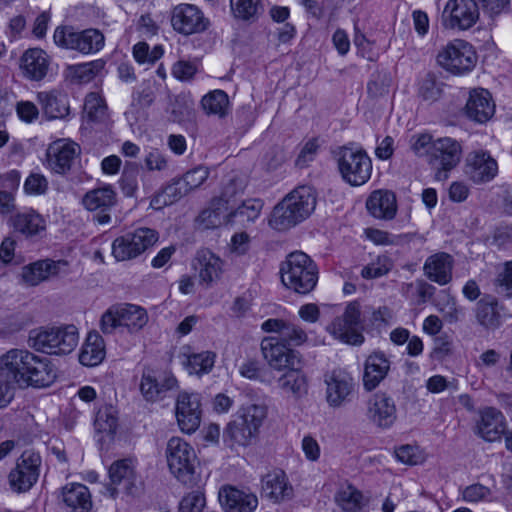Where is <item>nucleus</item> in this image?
<instances>
[{
	"mask_svg": "<svg viewBox=\"0 0 512 512\" xmlns=\"http://www.w3.org/2000/svg\"><path fill=\"white\" fill-rule=\"evenodd\" d=\"M223 201V199H212L210 206L203 209L195 219L197 228L202 230L213 229L223 223L224 212L227 210Z\"/></svg>",
	"mask_w": 512,
	"mask_h": 512,
	"instance_id": "43",
	"label": "nucleus"
},
{
	"mask_svg": "<svg viewBox=\"0 0 512 512\" xmlns=\"http://www.w3.org/2000/svg\"><path fill=\"white\" fill-rule=\"evenodd\" d=\"M206 505L204 492L198 487L183 496L179 503L178 512H202Z\"/></svg>",
	"mask_w": 512,
	"mask_h": 512,
	"instance_id": "55",
	"label": "nucleus"
},
{
	"mask_svg": "<svg viewBox=\"0 0 512 512\" xmlns=\"http://www.w3.org/2000/svg\"><path fill=\"white\" fill-rule=\"evenodd\" d=\"M494 285L499 293L512 297V261L498 267Z\"/></svg>",
	"mask_w": 512,
	"mask_h": 512,
	"instance_id": "56",
	"label": "nucleus"
},
{
	"mask_svg": "<svg viewBox=\"0 0 512 512\" xmlns=\"http://www.w3.org/2000/svg\"><path fill=\"white\" fill-rule=\"evenodd\" d=\"M235 18L243 21H256L264 12L262 0H230Z\"/></svg>",
	"mask_w": 512,
	"mask_h": 512,
	"instance_id": "47",
	"label": "nucleus"
},
{
	"mask_svg": "<svg viewBox=\"0 0 512 512\" xmlns=\"http://www.w3.org/2000/svg\"><path fill=\"white\" fill-rule=\"evenodd\" d=\"M266 416L267 409L265 406L253 404L245 408L243 414L239 417L257 434Z\"/></svg>",
	"mask_w": 512,
	"mask_h": 512,
	"instance_id": "58",
	"label": "nucleus"
},
{
	"mask_svg": "<svg viewBox=\"0 0 512 512\" xmlns=\"http://www.w3.org/2000/svg\"><path fill=\"white\" fill-rule=\"evenodd\" d=\"M246 187V179L242 175H231L223 187V191L220 197L217 199H223L224 205L227 207L228 203L232 198L238 194H242Z\"/></svg>",
	"mask_w": 512,
	"mask_h": 512,
	"instance_id": "60",
	"label": "nucleus"
},
{
	"mask_svg": "<svg viewBox=\"0 0 512 512\" xmlns=\"http://www.w3.org/2000/svg\"><path fill=\"white\" fill-rule=\"evenodd\" d=\"M201 404L197 394L182 392L176 401V418L184 433L191 434L201 422Z\"/></svg>",
	"mask_w": 512,
	"mask_h": 512,
	"instance_id": "22",
	"label": "nucleus"
},
{
	"mask_svg": "<svg viewBox=\"0 0 512 512\" xmlns=\"http://www.w3.org/2000/svg\"><path fill=\"white\" fill-rule=\"evenodd\" d=\"M278 387L294 398L300 399L308 393V377L303 370V363L284 371L277 380Z\"/></svg>",
	"mask_w": 512,
	"mask_h": 512,
	"instance_id": "36",
	"label": "nucleus"
},
{
	"mask_svg": "<svg viewBox=\"0 0 512 512\" xmlns=\"http://www.w3.org/2000/svg\"><path fill=\"white\" fill-rule=\"evenodd\" d=\"M40 465L41 457L38 453L24 451L8 475L11 489L18 493L30 490L38 480Z\"/></svg>",
	"mask_w": 512,
	"mask_h": 512,
	"instance_id": "15",
	"label": "nucleus"
},
{
	"mask_svg": "<svg viewBox=\"0 0 512 512\" xmlns=\"http://www.w3.org/2000/svg\"><path fill=\"white\" fill-rule=\"evenodd\" d=\"M141 175V167L135 162L127 161L124 165L119 186L126 197H136L138 190V178Z\"/></svg>",
	"mask_w": 512,
	"mask_h": 512,
	"instance_id": "49",
	"label": "nucleus"
},
{
	"mask_svg": "<svg viewBox=\"0 0 512 512\" xmlns=\"http://www.w3.org/2000/svg\"><path fill=\"white\" fill-rule=\"evenodd\" d=\"M53 38L57 46L84 55L95 54L105 45L104 34L95 28L76 31L72 26H61L56 28Z\"/></svg>",
	"mask_w": 512,
	"mask_h": 512,
	"instance_id": "8",
	"label": "nucleus"
},
{
	"mask_svg": "<svg viewBox=\"0 0 512 512\" xmlns=\"http://www.w3.org/2000/svg\"><path fill=\"white\" fill-rule=\"evenodd\" d=\"M118 426L117 411L111 405L100 407L96 413L94 427L98 433L112 436Z\"/></svg>",
	"mask_w": 512,
	"mask_h": 512,
	"instance_id": "48",
	"label": "nucleus"
},
{
	"mask_svg": "<svg viewBox=\"0 0 512 512\" xmlns=\"http://www.w3.org/2000/svg\"><path fill=\"white\" fill-rule=\"evenodd\" d=\"M392 261L385 255L378 256L374 261L364 266L361 276L364 279H374L386 275L392 269Z\"/></svg>",
	"mask_w": 512,
	"mask_h": 512,
	"instance_id": "52",
	"label": "nucleus"
},
{
	"mask_svg": "<svg viewBox=\"0 0 512 512\" xmlns=\"http://www.w3.org/2000/svg\"><path fill=\"white\" fill-rule=\"evenodd\" d=\"M366 416L377 427H391L397 418V408L393 398L384 392L373 394L367 402Z\"/></svg>",
	"mask_w": 512,
	"mask_h": 512,
	"instance_id": "23",
	"label": "nucleus"
},
{
	"mask_svg": "<svg viewBox=\"0 0 512 512\" xmlns=\"http://www.w3.org/2000/svg\"><path fill=\"white\" fill-rule=\"evenodd\" d=\"M200 283L206 287L218 280L222 274V260L210 250L204 249L197 253Z\"/></svg>",
	"mask_w": 512,
	"mask_h": 512,
	"instance_id": "38",
	"label": "nucleus"
},
{
	"mask_svg": "<svg viewBox=\"0 0 512 512\" xmlns=\"http://www.w3.org/2000/svg\"><path fill=\"white\" fill-rule=\"evenodd\" d=\"M177 379L172 374H164L157 378L151 372H144L141 378L140 391L147 401H157L164 394L176 387Z\"/></svg>",
	"mask_w": 512,
	"mask_h": 512,
	"instance_id": "34",
	"label": "nucleus"
},
{
	"mask_svg": "<svg viewBox=\"0 0 512 512\" xmlns=\"http://www.w3.org/2000/svg\"><path fill=\"white\" fill-rule=\"evenodd\" d=\"M79 146L74 142L58 140L51 144L47 150V163L49 168L57 174H66L70 171Z\"/></svg>",
	"mask_w": 512,
	"mask_h": 512,
	"instance_id": "27",
	"label": "nucleus"
},
{
	"mask_svg": "<svg viewBox=\"0 0 512 512\" xmlns=\"http://www.w3.org/2000/svg\"><path fill=\"white\" fill-rule=\"evenodd\" d=\"M281 281L288 289L306 295L318 282V267L304 252L290 253L280 268Z\"/></svg>",
	"mask_w": 512,
	"mask_h": 512,
	"instance_id": "3",
	"label": "nucleus"
},
{
	"mask_svg": "<svg viewBox=\"0 0 512 512\" xmlns=\"http://www.w3.org/2000/svg\"><path fill=\"white\" fill-rule=\"evenodd\" d=\"M466 115L469 119L478 122H487L495 113V103L491 93L484 88H474L469 92Z\"/></svg>",
	"mask_w": 512,
	"mask_h": 512,
	"instance_id": "28",
	"label": "nucleus"
},
{
	"mask_svg": "<svg viewBox=\"0 0 512 512\" xmlns=\"http://www.w3.org/2000/svg\"><path fill=\"white\" fill-rule=\"evenodd\" d=\"M434 141L432 135L427 133L413 135L410 141L411 150L419 157L425 156L428 161Z\"/></svg>",
	"mask_w": 512,
	"mask_h": 512,
	"instance_id": "62",
	"label": "nucleus"
},
{
	"mask_svg": "<svg viewBox=\"0 0 512 512\" xmlns=\"http://www.w3.org/2000/svg\"><path fill=\"white\" fill-rule=\"evenodd\" d=\"M110 483L106 489L110 497L115 498L120 491L133 494L136 483L135 464L132 459L115 461L109 468Z\"/></svg>",
	"mask_w": 512,
	"mask_h": 512,
	"instance_id": "20",
	"label": "nucleus"
},
{
	"mask_svg": "<svg viewBox=\"0 0 512 512\" xmlns=\"http://www.w3.org/2000/svg\"><path fill=\"white\" fill-rule=\"evenodd\" d=\"M361 310L356 301L350 302L344 313L327 326V331L337 340L349 345H361L365 338L361 332Z\"/></svg>",
	"mask_w": 512,
	"mask_h": 512,
	"instance_id": "12",
	"label": "nucleus"
},
{
	"mask_svg": "<svg viewBox=\"0 0 512 512\" xmlns=\"http://www.w3.org/2000/svg\"><path fill=\"white\" fill-rule=\"evenodd\" d=\"M201 106L206 114L225 117L230 111V102L226 92L214 90L201 99Z\"/></svg>",
	"mask_w": 512,
	"mask_h": 512,
	"instance_id": "46",
	"label": "nucleus"
},
{
	"mask_svg": "<svg viewBox=\"0 0 512 512\" xmlns=\"http://www.w3.org/2000/svg\"><path fill=\"white\" fill-rule=\"evenodd\" d=\"M262 493L272 502L280 503L292 498L293 488L288 483L284 471L275 470L262 478Z\"/></svg>",
	"mask_w": 512,
	"mask_h": 512,
	"instance_id": "33",
	"label": "nucleus"
},
{
	"mask_svg": "<svg viewBox=\"0 0 512 512\" xmlns=\"http://www.w3.org/2000/svg\"><path fill=\"white\" fill-rule=\"evenodd\" d=\"M50 60L47 53L40 48L26 50L20 58V69L25 78L41 81L48 73Z\"/></svg>",
	"mask_w": 512,
	"mask_h": 512,
	"instance_id": "31",
	"label": "nucleus"
},
{
	"mask_svg": "<svg viewBox=\"0 0 512 512\" xmlns=\"http://www.w3.org/2000/svg\"><path fill=\"white\" fill-rule=\"evenodd\" d=\"M15 231L26 237H33L46 229L45 219L35 210L17 213L11 218Z\"/></svg>",
	"mask_w": 512,
	"mask_h": 512,
	"instance_id": "39",
	"label": "nucleus"
},
{
	"mask_svg": "<svg viewBox=\"0 0 512 512\" xmlns=\"http://www.w3.org/2000/svg\"><path fill=\"white\" fill-rule=\"evenodd\" d=\"M316 207V193L310 186L296 187L272 210L269 225L278 231L294 227L310 216Z\"/></svg>",
	"mask_w": 512,
	"mask_h": 512,
	"instance_id": "2",
	"label": "nucleus"
},
{
	"mask_svg": "<svg viewBox=\"0 0 512 512\" xmlns=\"http://www.w3.org/2000/svg\"><path fill=\"white\" fill-rule=\"evenodd\" d=\"M107 106L97 93H89L84 102V111L91 121H101L106 114Z\"/></svg>",
	"mask_w": 512,
	"mask_h": 512,
	"instance_id": "54",
	"label": "nucleus"
},
{
	"mask_svg": "<svg viewBox=\"0 0 512 512\" xmlns=\"http://www.w3.org/2000/svg\"><path fill=\"white\" fill-rule=\"evenodd\" d=\"M49 188L47 178L40 173H31L24 181L23 189L27 195H44Z\"/></svg>",
	"mask_w": 512,
	"mask_h": 512,
	"instance_id": "61",
	"label": "nucleus"
},
{
	"mask_svg": "<svg viewBox=\"0 0 512 512\" xmlns=\"http://www.w3.org/2000/svg\"><path fill=\"white\" fill-rule=\"evenodd\" d=\"M491 495L490 488L479 483L467 486L462 493L463 499L467 502L487 500Z\"/></svg>",
	"mask_w": 512,
	"mask_h": 512,
	"instance_id": "64",
	"label": "nucleus"
},
{
	"mask_svg": "<svg viewBox=\"0 0 512 512\" xmlns=\"http://www.w3.org/2000/svg\"><path fill=\"white\" fill-rule=\"evenodd\" d=\"M261 351L267 364L273 370L284 372L295 365L302 364L301 354L286 346L276 337H265L261 341Z\"/></svg>",
	"mask_w": 512,
	"mask_h": 512,
	"instance_id": "17",
	"label": "nucleus"
},
{
	"mask_svg": "<svg viewBox=\"0 0 512 512\" xmlns=\"http://www.w3.org/2000/svg\"><path fill=\"white\" fill-rule=\"evenodd\" d=\"M166 459L170 472L188 487L198 486L200 475L196 472L199 463L194 447L180 437H172L166 446Z\"/></svg>",
	"mask_w": 512,
	"mask_h": 512,
	"instance_id": "5",
	"label": "nucleus"
},
{
	"mask_svg": "<svg viewBox=\"0 0 512 512\" xmlns=\"http://www.w3.org/2000/svg\"><path fill=\"white\" fill-rule=\"evenodd\" d=\"M463 149L459 141L451 137H441L434 141L428 164L435 172L437 180H446L462 159Z\"/></svg>",
	"mask_w": 512,
	"mask_h": 512,
	"instance_id": "11",
	"label": "nucleus"
},
{
	"mask_svg": "<svg viewBox=\"0 0 512 512\" xmlns=\"http://www.w3.org/2000/svg\"><path fill=\"white\" fill-rule=\"evenodd\" d=\"M105 357V344L103 338L97 332H90L79 353V361L82 365L93 367L100 364Z\"/></svg>",
	"mask_w": 512,
	"mask_h": 512,
	"instance_id": "40",
	"label": "nucleus"
},
{
	"mask_svg": "<svg viewBox=\"0 0 512 512\" xmlns=\"http://www.w3.org/2000/svg\"><path fill=\"white\" fill-rule=\"evenodd\" d=\"M83 206L96 212L94 220L99 224L111 221L110 210L117 204V193L111 185H104L88 191L82 198Z\"/></svg>",
	"mask_w": 512,
	"mask_h": 512,
	"instance_id": "18",
	"label": "nucleus"
},
{
	"mask_svg": "<svg viewBox=\"0 0 512 512\" xmlns=\"http://www.w3.org/2000/svg\"><path fill=\"white\" fill-rule=\"evenodd\" d=\"M335 501L343 512H362L367 504L362 492L352 485L341 488L335 495Z\"/></svg>",
	"mask_w": 512,
	"mask_h": 512,
	"instance_id": "44",
	"label": "nucleus"
},
{
	"mask_svg": "<svg viewBox=\"0 0 512 512\" xmlns=\"http://www.w3.org/2000/svg\"><path fill=\"white\" fill-rule=\"evenodd\" d=\"M70 266L66 260H40L23 267L22 280L29 286H35L52 277L68 275Z\"/></svg>",
	"mask_w": 512,
	"mask_h": 512,
	"instance_id": "21",
	"label": "nucleus"
},
{
	"mask_svg": "<svg viewBox=\"0 0 512 512\" xmlns=\"http://www.w3.org/2000/svg\"><path fill=\"white\" fill-rule=\"evenodd\" d=\"M325 399L329 407L341 408L352 401L357 384L352 374L342 368L333 369L324 375Z\"/></svg>",
	"mask_w": 512,
	"mask_h": 512,
	"instance_id": "13",
	"label": "nucleus"
},
{
	"mask_svg": "<svg viewBox=\"0 0 512 512\" xmlns=\"http://www.w3.org/2000/svg\"><path fill=\"white\" fill-rule=\"evenodd\" d=\"M158 241V233L141 227L117 237L112 243V255L117 261L132 260Z\"/></svg>",
	"mask_w": 512,
	"mask_h": 512,
	"instance_id": "10",
	"label": "nucleus"
},
{
	"mask_svg": "<svg viewBox=\"0 0 512 512\" xmlns=\"http://www.w3.org/2000/svg\"><path fill=\"white\" fill-rule=\"evenodd\" d=\"M319 145L316 138L308 140L302 147L295 163L300 168L306 167L311 161L315 159L318 152Z\"/></svg>",
	"mask_w": 512,
	"mask_h": 512,
	"instance_id": "63",
	"label": "nucleus"
},
{
	"mask_svg": "<svg viewBox=\"0 0 512 512\" xmlns=\"http://www.w3.org/2000/svg\"><path fill=\"white\" fill-rule=\"evenodd\" d=\"M333 157L342 180L353 187L367 183L372 175V160L368 153L353 143L337 147Z\"/></svg>",
	"mask_w": 512,
	"mask_h": 512,
	"instance_id": "4",
	"label": "nucleus"
},
{
	"mask_svg": "<svg viewBox=\"0 0 512 512\" xmlns=\"http://www.w3.org/2000/svg\"><path fill=\"white\" fill-rule=\"evenodd\" d=\"M218 498L226 512H253L258 506V498L254 493L232 485L221 487Z\"/></svg>",
	"mask_w": 512,
	"mask_h": 512,
	"instance_id": "24",
	"label": "nucleus"
},
{
	"mask_svg": "<svg viewBox=\"0 0 512 512\" xmlns=\"http://www.w3.org/2000/svg\"><path fill=\"white\" fill-rule=\"evenodd\" d=\"M436 60L450 74L465 75L474 69L478 56L470 43L454 39L439 50Z\"/></svg>",
	"mask_w": 512,
	"mask_h": 512,
	"instance_id": "7",
	"label": "nucleus"
},
{
	"mask_svg": "<svg viewBox=\"0 0 512 512\" xmlns=\"http://www.w3.org/2000/svg\"><path fill=\"white\" fill-rule=\"evenodd\" d=\"M29 341L37 351L53 355H67L78 345L79 334L74 325L47 327L32 331Z\"/></svg>",
	"mask_w": 512,
	"mask_h": 512,
	"instance_id": "6",
	"label": "nucleus"
},
{
	"mask_svg": "<svg viewBox=\"0 0 512 512\" xmlns=\"http://www.w3.org/2000/svg\"><path fill=\"white\" fill-rule=\"evenodd\" d=\"M476 318L478 323L487 329L498 328L501 324L498 301L489 295L480 299L476 307Z\"/></svg>",
	"mask_w": 512,
	"mask_h": 512,
	"instance_id": "42",
	"label": "nucleus"
},
{
	"mask_svg": "<svg viewBox=\"0 0 512 512\" xmlns=\"http://www.w3.org/2000/svg\"><path fill=\"white\" fill-rule=\"evenodd\" d=\"M104 68L105 61L97 59L86 63L71 65L67 70L71 81L77 84H83L92 81Z\"/></svg>",
	"mask_w": 512,
	"mask_h": 512,
	"instance_id": "45",
	"label": "nucleus"
},
{
	"mask_svg": "<svg viewBox=\"0 0 512 512\" xmlns=\"http://www.w3.org/2000/svg\"><path fill=\"white\" fill-rule=\"evenodd\" d=\"M369 213L378 219L391 220L397 212V200L393 192L376 190L366 201Z\"/></svg>",
	"mask_w": 512,
	"mask_h": 512,
	"instance_id": "35",
	"label": "nucleus"
},
{
	"mask_svg": "<svg viewBox=\"0 0 512 512\" xmlns=\"http://www.w3.org/2000/svg\"><path fill=\"white\" fill-rule=\"evenodd\" d=\"M148 321L144 308L133 304L112 306L101 317L100 327L104 334H111L118 327H125L129 331H138Z\"/></svg>",
	"mask_w": 512,
	"mask_h": 512,
	"instance_id": "9",
	"label": "nucleus"
},
{
	"mask_svg": "<svg viewBox=\"0 0 512 512\" xmlns=\"http://www.w3.org/2000/svg\"><path fill=\"white\" fill-rule=\"evenodd\" d=\"M170 23L174 31L189 36L206 31L210 21L196 5L181 3L170 12Z\"/></svg>",
	"mask_w": 512,
	"mask_h": 512,
	"instance_id": "14",
	"label": "nucleus"
},
{
	"mask_svg": "<svg viewBox=\"0 0 512 512\" xmlns=\"http://www.w3.org/2000/svg\"><path fill=\"white\" fill-rule=\"evenodd\" d=\"M263 202L260 199H248L237 209L229 213V217H240L241 222H254L260 215Z\"/></svg>",
	"mask_w": 512,
	"mask_h": 512,
	"instance_id": "51",
	"label": "nucleus"
},
{
	"mask_svg": "<svg viewBox=\"0 0 512 512\" xmlns=\"http://www.w3.org/2000/svg\"><path fill=\"white\" fill-rule=\"evenodd\" d=\"M62 500L71 512H90L92 499L89 489L80 483H69L62 488Z\"/></svg>",
	"mask_w": 512,
	"mask_h": 512,
	"instance_id": "37",
	"label": "nucleus"
},
{
	"mask_svg": "<svg viewBox=\"0 0 512 512\" xmlns=\"http://www.w3.org/2000/svg\"><path fill=\"white\" fill-rule=\"evenodd\" d=\"M56 377V369L48 357L22 349H11L0 357V378L20 387H47Z\"/></svg>",
	"mask_w": 512,
	"mask_h": 512,
	"instance_id": "1",
	"label": "nucleus"
},
{
	"mask_svg": "<svg viewBox=\"0 0 512 512\" xmlns=\"http://www.w3.org/2000/svg\"><path fill=\"white\" fill-rule=\"evenodd\" d=\"M464 173L475 184L487 183L498 174V163L488 151L474 150L466 156Z\"/></svg>",
	"mask_w": 512,
	"mask_h": 512,
	"instance_id": "19",
	"label": "nucleus"
},
{
	"mask_svg": "<svg viewBox=\"0 0 512 512\" xmlns=\"http://www.w3.org/2000/svg\"><path fill=\"white\" fill-rule=\"evenodd\" d=\"M441 93V85L435 75L429 73L420 81L418 94L423 100L434 102L440 98Z\"/></svg>",
	"mask_w": 512,
	"mask_h": 512,
	"instance_id": "57",
	"label": "nucleus"
},
{
	"mask_svg": "<svg viewBox=\"0 0 512 512\" xmlns=\"http://www.w3.org/2000/svg\"><path fill=\"white\" fill-rule=\"evenodd\" d=\"M209 174L210 172L207 167L199 165L183 174L181 180L190 193L199 188L208 179Z\"/></svg>",
	"mask_w": 512,
	"mask_h": 512,
	"instance_id": "59",
	"label": "nucleus"
},
{
	"mask_svg": "<svg viewBox=\"0 0 512 512\" xmlns=\"http://www.w3.org/2000/svg\"><path fill=\"white\" fill-rule=\"evenodd\" d=\"M261 329L266 333H275L286 346H300L308 340L306 331L297 323L286 319L270 318L264 321Z\"/></svg>",
	"mask_w": 512,
	"mask_h": 512,
	"instance_id": "25",
	"label": "nucleus"
},
{
	"mask_svg": "<svg viewBox=\"0 0 512 512\" xmlns=\"http://www.w3.org/2000/svg\"><path fill=\"white\" fill-rule=\"evenodd\" d=\"M453 267V257L448 253L438 252L426 259L423 271L429 280L439 285H446L452 280Z\"/></svg>",
	"mask_w": 512,
	"mask_h": 512,
	"instance_id": "32",
	"label": "nucleus"
},
{
	"mask_svg": "<svg viewBox=\"0 0 512 512\" xmlns=\"http://www.w3.org/2000/svg\"><path fill=\"white\" fill-rule=\"evenodd\" d=\"M391 367L389 357L380 350L370 353L364 363L363 387L373 391L387 377Z\"/></svg>",
	"mask_w": 512,
	"mask_h": 512,
	"instance_id": "26",
	"label": "nucleus"
},
{
	"mask_svg": "<svg viewBox=\"0 0 512 512\" xmlns=\"http://www.w3.org/2000/svg\"><path fill=\"white\" fill-rule=\"evenodd\" d=\"M255 436V432L238 417L227 424L223 432V441L230 448L235 445L246 446Z\"/></svg>",
	"mask_w": 512,
	"mask_h": 512,
	"instance_id": "41",
	"label": "nucleus"
},
{
	"mask_svg": "<svg viewBox=\"0 0 512 512\" xmlns=\"http://www.w3.org/2000/svg\"><path fill=\"white\" fill-rule=\"evenodd\" d=\"M479 7L475 0H449L442 12L445 28L467 30L479 20Z\"/></svg>",
	"mask_w": 512,
	"mask_h": 512,
	"instance_id": "16",
	"label": "nucleus"
},
{
	"mask_svg": "<svg viewBox=\"0 0 512 512\" xmlns=\"http://www.w3.org/2000/svg\"><path fill=\"white\" fill-rule=\"evenodd\" d=\"M36 99L41 106L43 114L49 120L65 119L70 115L68 94L59 89L41 91Z\"/></svg>",
	"mask_w": 512,
	"mask_h": 512,
	"instance_id": "29",
	"label": "nucleus"
},
{
	"mask_svg": "<svg viewBox=\"0 0 512 512\" xmlns=\"http://www.w3.org/2000/svg\"><path fill=\"white\" fill-rule=\"evenodd\" d=\"M163 53L164 50L161 45H156L150 50L146 42H138L133 47V56L140 64H153L163 56Z\"/></svg>",
	"mask_w": 512,
	"mask_h": 512,
	"instance_id": "53",
	"label": "nucleus"
},
{
	"mask_svg": "<svg viewBox=\"0 0 512 512\" xmlns=\"http://www.w3.org/2000/svg\"><path fill=\"white\" fill-rule=\"evenodd\" d=\"M477 433L486 441L499 440L506 430V420L501 411L486 407L480 411L477 421Z\"/></svg>",
	"mask_w": 512,
	"mask_h": 512,
	"instance_id": "30",
	"label": "nucleus"
},
{
	"mask_svg": "<svg viewBox=\"0 0 512 512\" xmlns=\"http://www.w3.org/2000/svg\"><path fill=\"white\" fill-rule=\"evenodd\" d=\"M215 357V353L211 351L193 353L186 355L183 364L190 374H205L212 370L215 363Z\"/></svg>",
	"mask_w": 512,
	"mask_h": 512,
	"instance_id": "50",
	"label": "nucleus"
}]
</instances>
